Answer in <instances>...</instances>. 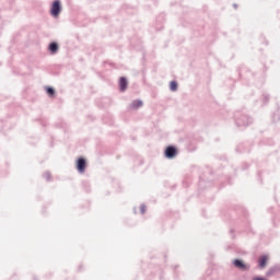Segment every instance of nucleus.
Wrapping results in <instances>:
<instances>
[{"label":"nucleus","mask_w":280,"mask_h":280,"mask_svg":"<svg viewBox=\"0 0 280 280\" xmlns=\"http://www.w3.org/2000/svg\"><path fill=\"white\" fill-rule=\"evenodd\" d=\"M170 91L172 92L178 91V81L173 80L170 82Z\"/></svg>","instance_id":"obj_15"},{"label":"nucleus","mask_w":280,"mask_h":280,"mask_svg":"<svg viewBox=\"0 0 280 280\" xmlns=\"http://www.w3.org/2000/svg\"><path fill=\"white\" fill-rule=\"evenodd\" d=\"M82 187L84 191H86V194H91V183H89L88 180H84L82 182Z\"/></svg>","instance_id":"obj_16"},{"label":"nucleus","mask_w":280,"mask_h":280,"mask_svg":"<svg viewBox=\"0 0 280 280\" xmlns=\"http://www.w3.org/2000/svg\"><path fill=\"white\" fill-rule=\"evenodd\" d=\"M272 121H275V122H279L280 121V114L279 113H275L272 115Z\"/></svg>","instance_id":"obj_19"},{"label":"nucleus","mask_w":280,"mask_h":280,"mask_svg":"<svg viewBox=\"0 0 280 280\" xmlns=\"http://www.w3.org/2000/svg\"><path fill=\"white\" fill-rule=\"evenodd\" d=\"M205 280H211V276H207Z\"/></svg>","instance_id":"obj_24"},{"label":"nucleus","mask_w":280,"mask_h":280,"mask_svg":"<svg viewBox=\"0 0 280 280\" xmlns=\"http://www.w3.org/2000/svg\"><path fill=\"white\" fill-rule=\"evenodd\" d=\"M118 86H119L120 93H124L128 89V78L120 77L118 81Z\"/></svg>","instance_id":"obj_9"},{"label":"nucleus","mask_w":280,"mask_h":280,"mask_svg":"<svg viewBox=\"0 0 280 280\" xmlns=\"http://www.w3.org/2000/svg\"><path fill=\"white\" fill-rule=\"evenodd\" d=\"M248 167H250V165L248 163H243L242 165V170H248Z\"/></svg>","instance_id":"obj_21"},{"label":"nucleus","mask_w":280,"mask_h":280,"mask_svg":"<svg viewBox=\"0 0 280 280\" xmlns=\"http://www.w3.org/2000/svg\"><path fill=\"white\" fill-rule=\"evenodd\" d=\"M266 266H268V255L264 254L258 258V268H260V270H264Z\"/></svg>","instance_id":"obj_10"},{"label":"nucleus","mask_w":280,"mask_h":280,"mask_svg":"<svg viewBox=\"0 0 280 280\" xmlns=\"http://www.w3.org/2000/svg\"><path fill=\"white\" fill-rule=\"evenodd\" d=\"M60 49V45H58V42H50L48 44V51L51 56H56Z\"/></svg>","instance_id":"obj_7"},{"label":"nucleus","mask_w":280,"mask_h":280,"mask_svg":"<svg viewBox=\"0 0 280 280\" xmlns=\"http://www.w3.org/2000/svg\"><path fill=\"white\" fill-rule=\"evenodd\" d=\"M236 152H238V154H244L245 152H250V143H248V142L240 143L236 147Z\"/></svg>","instance_id":"obj_6"},{"label":"nucleus","mask_w":280,"mask_h":280,"mask_svg":"<svg viewBox=\"0 0 280 280\" xmlns=\"http://www.w3.org/2000/svg\"><path fill=\"white\" fill-rule=\"evenodd\" d=\"M238 75H240V78H242L243 75H245L246 78H250V75H253V73H250V70H246V68H241L238 70Z\"/></svg>","instance_id":"obj_14"},{"label":"nucleus","mask_w":280,"mask_h":280,"mask_svg":"<svg viewBox=\"0 0 280 280\" xmlns=\"http://www.w3.org/2000/svg\"><path fill=\"white\" fill-rule=\"evenodd\" d=\"M234 117H235V126H237V128H248V126H253V122L255 121V119H253L250 115L240 113V112H237L234 115Z\"/></svg>","instance_id":"obj_1"},{"label":"nucleus","mask_w":280,"mask_h":280,"mask_svg":"<svg viewBox=\"0 0 280 280\" xmlns=\"http://www.w3.org/2000/svg\"><path fill=\"white\" fill-rule=\"evenodd\" d=\"M233 8H234L235 10H237V4H236V3H234V4H233Z\"/></svg>","instance_id":"obj_26"},{"label":"nucleus","mask_w":280,"mask_h":280,"mask_svg":"<svg viewBox=\"0 0 280 280\" xmlns=\"http://www.w3.org/2000/svg\"><path fill=\"white\" fill-rule=\"evenodd\" d=\"M44 89H45V92L47 93L48 97H56V89H54V86L46 85Z\"/></svg>","instance_id":"obj_13"},{"label":"nucleus","mask_w":280,"mask_h":280,"mask_svg":"<svg viewBox=\"0 0 280 280\" xmlns=\"http://www.w3.org/2000/svg\"><path fill=\"white\" fill-rule=\"evenodd\" d=\"M75 167L79 174H84V172H86V159L84 156L77 159Z\"/></svg>","instance_id":"obj_5"},{"label":"nucleus","mask_w":280,"mask_h":280,"mask_svg":"<svg viewBox=\"0 0 280 280\" xmlns=\"http://www.w3.org/2000/svg\"><path fill=\"white\" fill-rule=\"evenodd\" d=\"M133 213H137V207L133 208Z\"/></svg>","instance_id":"obj_27"},{"label":"nucleus","mask_w":280,"mask_h":280,"mask_svg":"<svg viewBox=\"0 0 280 280\" xmlns=\"http://www.w3.org/2000/svg\"><path fill=\"white\" fill-rule=\"evenodd\" d=\"M81 268H82V267H79V272H80V270H82Z\"/></svg>","instance_id":"obj_30"},{"label":"nucleus","mask_w":280,"mask_h":280,"mask_svg":"<svg viewBox=\"0 0 280 280\" xmlns=\"http://www.w3.org/2000/svg\"><path fill=\"white\" fill-rule=\"evenodd\" d=\"M178 268V266H175V269Z\"/></svg>","instance_id":"obj_31"},{"label":"nucleus","mask_w":280,"mask_h":280,"mask_svg":"<svg viewBox=\"0 0 280 280\" xmlns=\"http://www.w3.org/2000/svg\"><path fill=\"white\" fill-rule=\"evenodd\" d=\"M228 180H229L228 183H230V184H231V180H230V178H228Z\"/></svg>","instance_id":"obj_29"},{"label":"nucleus","mask_w":280,"mask_h":280,"mask_svg":"<svg viewBox=\"0 0 280 280\" xmlns=\"http://www.w3.org/2000/svg\"><path fill=\"white\" fill-rule=\"evenodd\" d=\"M109 67H115V63L108 62Z\"/></svg>","instance_id":"obj_25"},{"label":"nucleus","mask_w":280,"mask_h":280,"mask_svg":"<svg viewBox=\"0 0 280 280\" xmlns=\"http://www.w3.org/2000/svg\"><path fill=\"white\" fill-rule=\"evenodd\" d=\"M207 187H211V182H207L202 176H199V189H207Z\"/></svg>","instance_id":"obj_12"},{"label":"nucleus","mask_w":280,"mask_h":280,"mask_svg":"<svg viewBox=\"0 0 280 280\" xmlns=\"http://www.w3.org/2000/svg\"><path fill=\"white\" fill-rule=\"evenodd\" d=\"M33 280H38V278H36V276L33 277Z\"/></svg>","instance_id":"obj_28"},{"label":"nucleus","mask_w":280,"mask_h":280,"mask_svg":"<svg viewBox=\"0 0 280 280\" xmlns=\"http://www.w3.org/2000/svg\"><path fill=\"white\" fill-rule=\"evenodd\" d=\"M62 12V2L60 0H54L50 4V16L58 19Z\"/></svg>","instance_id":"obj_2"},{"label":"nucleus","mask_w":280,"mask_h":280,"mask_svg":"<svg viewBox=\"0 0 280 280\" xmlns=\"http://www.w3.org/2000/svg\"><path fill=\"white\" fill-rule=\"evenodd\" d=\"M230 233H231V235H232V240H234V238H235V235L233 234V233H234V230H230Z\"/></svg>","instance_id":"obj_23"},{"label":"nucleus","mask_w":280,"mask_h":280,"mask_svg":"<svg viewBox=\"0 0 280 280\" xmlns=\"http://www.w3.org/2000/svg\"><path fill=\"white\" fill-rule=\"evenodd\" d=\"M279 272H280V265L276 264L266 271V277H275V275H279Z\"/></svg>","instance_id":"obj_8"},{"label":"nucleus","mask_w":280,"mask_h":280,"mask_svg":"<svg viewBox=\"0 0 280 280\" xmlns=\"http://www.w3.org/2000/svg\"><path fill=\"white\" fill-rule=\"evenodd\" d=\"M43 178H45L47 180V183H51V173L49 171H46L43 174Z\"/></svg>","instance_id":"obj_17"},{"label":"nucleus","mask_w":280,"mask_h":280,"mask_svg":"<svg viewBox=\"0 0 280 280\" xmlns=\"http://www.w3.org/2000/svg\"><path fill=\"white\" fill-rule=\"evenodd\" d=\"M177 155H178V148H176V145L170 144L164 149L165 159H168V160L176 159Z\"/></svg>","instance_id":"obj_4"},{"label":"nucleus","mask_w":280,"mask_h":280,"mask_svg":"<svg viewBox=\"0 0 280 280\" xmlns=\"http://www.w3.org/2000/svg\"><path fill=\"white\" fill-rule=\"evenodd\" d=\"M147 209H148V207L145 206V203L140 205V213H141V215H143L145 213Z\"/></svg>","instance_id":"obj_20"},{"label":"nucleus","mask_w":280,"mask_h":280,"mask_svg":"<svg viewBox=\"0 0 280 280\" xmlns=\"http://www.w3.org/2000/svg\"><path fill=\"white\" fill-rule=\"evenodd\" d=\"M232 265L234 268H237V270H241V272H248V270H250V265L244 262L242 258H234Z\"/></svg>","instance_id":"obj_3"},{"label":"nucleus","mask_w":280,"mask_h":280,"mask_svg":"<svg viewBox=\"0 0 280 280\" xmlns=\"http://www.w3.org/2000/svg\"><path fill=\"white\" fill-rule=\"evenodd\" d=\"M159 21H163V15H159V16L156 18V22H159Z\"/></svg>","instance_id":"obj_22"},{"label":"nucleus","mask_w":280,"mask_h":280,"mask_svg":"<svg viewBox=\"0 0 280 280\" xmlns=\"http://www.w3.org/2000/svg\"><path fill=\"white\" fill-rule=\"evenodd\" d=\"M270 102V95L269 94H262V104H268Z\"/></svg>","instance_id":"obj_18"},{"label":"nucleus","mask_w":280,"mask_h":280,"mask_svg":"<svg viewBox=\"0 0 280 280\" xmlns=\"http://www.w3.org/2000/svg\"><path fill=\"white\" fill-rule=\"evenodd\" d=\"M266 45H268V42H266Z\"/></svg>","instance_id":"obj_32"},{"label":"nucleus","mask_w":280,"mask_h":280,"mask_svg":"<svg viewBox=\"0 0 280 280\" xmlns=\"http://www.w3.org/2000/svg\"><path fill=\"white\" fill-rule=\"evenodd\" d=\"M143 106V101L142 100H133L130 105H129V108L131 110H138V108H141Z\"/></svg>","instance_id":"obj_11"}]
</instances>
